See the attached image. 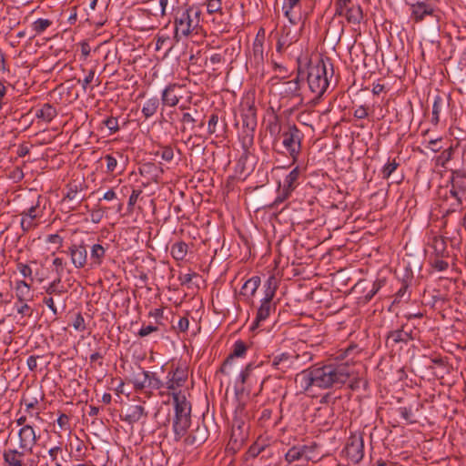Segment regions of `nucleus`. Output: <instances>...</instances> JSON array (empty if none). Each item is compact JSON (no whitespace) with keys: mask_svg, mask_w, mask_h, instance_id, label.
<instances>
[{"mask_svg":"<svg viewBox=\"0 0 466 466\" xmlns=\"http://www.w3.org/2000/svg\"><path fill=\"white\" fill-rule=\"evenodd\" d=\"M191 424V417L174 418L173 419V431L175 440L180 441L182 437L187 434V431Z\"/></svg>","mask_w":466,"mask_h":466,"instance_id":"393cba45","label":"nucleus"},{"mask_svg":"<svg viewBox=\"0 0 466 466\" xmlns=\"http://www.w3.org/2000/svg\"><path fill=\"white\" fill-rule=\"evenodd\" d=\"M400 166V163L396 161V159H392L391 161L389 160V162L383 167L381 170L382 177L385 179L390 178V177L392 175V173L397 169V167Z\"/></svg>","mask_w":466,"mask_h":466,"instance_id":"603ef678","label":"nucleus"},{"mask_svg":"<svg viewBox=\"0 0 466 466\" xmlns=\"http://www.w3.org/2000/svg\"><path fill=\"white\" fill-rule=\"evenodd\" d=\"M172 396L175 410L174 418L191 417V403L186 396L181 394V391L173 392Z\"/></svg>","mask_w":466,"mask_h":466,"instance_id":"a211bd4d","label":"nucleus"},{"mask_svg":"<svg viewBox=\"0 0 466 466\" xmlns=\"http://www.w3.org/2000/svg\"><path fill=\"white\" fill-rule=\"evenodd\" d=\"M333 75L334 68L330 58H319L315 62H309L307 80L310 91L316 94V97H321L327 91Z\"/></svg>","mask_w":466,"mask_h":466,"instance_id":"7ed1b4c3","label":"nucleus"},{"mask_svg":"<svg viewBox=\"0 0 466 466\" xmlns=\"http://www.w3.org/2000/svg\"><path fill=\"white\" fill-rule=\"evenodd\" d=\"M253 56L257 63L263 61V41L256 38L253 43Z\"/></svg>","mask_w":466,"mask_h":466,"instance_id":"09e8293b","label":"nucleus"},{"mask_svg":"<svg viewBox=\"0 0 466 466\" xmlns=\"http://www.w3.org/2000/svg\"><path fill=\"white\" fill-rule=\"evenodd\" d=\"M449 183L451 187L450 195L456 199L457 205L461 207L466 195V170L454 169L451 170V176Z\"/></svg>","mask_w":466,"mask_h":466,"instance_id":"9d476101","label":"nucleus"},{"mask_svg":"<svg viewBox=\"0 0 466 466\" xmlns=\"http://www.w3.org/2000/svg\"><path fill=\"white\" fill-rule=\"evenodd\" d=\"M171 256L176 260H183L187 253V245L183 242H176L171 247Z\"/></svg>","mask_w":466,"mask_h":466,"instance_id":"ea45409f","label":"nucleus"},{"mask_svg":"<svg viewBox=\"0 0 466 466\" xmlns=\"http://www.w3.org/2000/svg\"><path fill=\"white\" fill-rule=\"evenodd\" d=\"M301 170L299 167H294L284 178L283 187L281 191H279L278 197L275 198L271 207H277L280 203L284 202L295 188L299 186V178Z\"/></svg>","mask_w":466,"mask_h":466,"instance_id":"9b49d317","label":"nucleus"},{"mask_svg":"<svg viewBox=\"0 0 466 466\" xmlns=\"http://www.w3.org/2000/svg\"><path fill=\"white\" fill-rule=\"evenodd\" d=\"M218 126V116L217 113H213L208 122V133L209 135L216 134Z\"/></svg>","mask_w":466,"mask_h":466,"instance_id":"bf43d9fd","label":"nucleus"},{"mask_svg":"<svg viewBox=\"0 0 466 466\" xmlns=\"http://www.w3.org/2000/svg\"><path fill=\"white\" fill-rule=\"evenodd\" d=\"M431 247L437 258H444L447 256V243L444 238L441 236L433 237Z\"/></svg>","mask_w":466,"mask_h":466,"instance_id":"4c0bfd02","label":"nucleus"},{"mask_svg":"<svg viewBox=\"0 0 466 466\" xmlns=\"http://www.w3.org/2000/svg\"><path fill=\"white\" fill-rule=\"evenodd\" d=\"M159 104V99L157 97L148 98L145 102L141 110L143 116L146 119L153 116L157 113Z\"/></svg>","mask_w":466,"mask_h":466,"instance_id":"c9c22d12","label":"nucleus"},{"mask_svg":"<svg viewBox=\"0 0 466 466\" xmlns=\"http://www.w3.org/2000/svg\"><path fill=\"white\" fill-rule=\"evenodd\" d=\"M201 15V9L196 5H187L185 9H178L174 18V37L178 41L180 36H187L194 31L198 33Z\"/></svg>","mask_w":466,"mask_h":466,"instance_id":"20e7f679","label":"nucleus"},{"mask_svg":"<svg viewBox=\"0 0 466 466\" xmlns=\"http://www.w3.org/2000/svg\"><path fill=\"white\" fill-rule=\"evenodd\" d=\"M103 124L109 130V135L115 134L119 130L118 119L114 116H109L103 120Z\"/></svg>","mask_w":466,"mask_h":466,"instance_id":"4d7b16f0","label":"nucleus"},{"mask_svg":"<svg viewBox=\"0 0 466 466\" xmlns=\"http://www.w3.org/2000/svg\"><path fill=\"white\" fill-rule=\"evenodd\" d=\"M411 277H408L406 279H403L401 282V286L399 290L395 294L394 303H400L401 301H408L410 297V292L409 291L410 283L411 280Z\"/></svg>","mask_w":466,"mask_h":466,"instance_id":"e433bc0d","label":"nucleus"},{"mask_svg":"<svg viewBox=\"0 0 466 466\" xmlns=\"http://www.w3.org/2000/svg\"><path fill=\"white\" fill-rule=\"evenodd\" d=\"M262 363L258 365H254V363H248L245 369L240 372L239 374V380L242 384H245L248 382V379L250 378L252 371L256 369L261 366Z\"/></svg>","mask_w":466,"mask_h":466,"instance_id":"8fccbe9b","label":"nucleus"},{"mask_svg":"<svg viewBox=\"0 0 466 466\" xmlns=\"http://www.w3.org/2000/svg\"><path fill=\"white\" fill-rule=\"evenodd\" d=\"M106 161V171L108 173H114L117 167V159L113 155H106L104 157Z\"/></svg>","mask_w":466,"mask_h":466,"instance_id":"680f3d73","label":"nucleus"},{"mask_svg":"<svg viewBox=\"0 0 466 466\" xmlns=\"http://www.w3.org/2000/svg\"><path fill=\"white\" fill-rule=\"evenodd\" d=\"M178 87L177 84H169L162 91L161 102L166 106H175L178 104L179 99L175 93L176 88Z\"/></svg>","mask_w":466,"mask_h":466,"instance_id":"a878e982","label":"nucleus"},{"mask_svg":"<svg viewBox=\"0 0 466 466\" xmlns=\"http://www.w3.org/2000/svg\"><path fill=\"white\" fill-rule=\"evenodd\" d=\"M298 358L297 354L282 352L273 358L271 366L280 373H286L293 367Z\"/></svg>","mask_w":466,"mask_h":466,"instance_id":"dca6fc26","label":"nucleus"},{"mask_svg":"<svg viewBox=\"0 0 466 466\" xmlns=\"http://www.w3.org/2000/svg\"><path fill=\"white\" fill-rule=\"evenodd\" d=\"M205 5L207 6V12L208 15H223L222 0H206Z\"/></svg>","mask_w":466,"mask_h":466,"instance_id":"c03bdc74","label":"nucleus"},{"mask_svg":"<svg viewBox=\"0 0 466 466\" xmlns=\"http://www.w3.org/2000/svg\"><path fill=\"white\" fill-rule=\"evenodd\" d=\"M353 373L350 360L345 362H330L322 366H311L296 375L295 381L304 391L312 387L320 389L339 388Z\"/></svg>","mask_w":466,"mask_h":466,"instance_id":"f257e3e1","label":"nucleus"},{"mask_svg":"<svg viewBox=\"0 0 466 466\" xmlns=\"http://www.w3.org/2000/svg\"><path fill=\"white\" fill-rule=\"evenodd\" d=\"M303 132L296 124L287 122L284 124V129L279 137L281 143L293 163H296L302 149Z\"/></svg>","mask_w":466,"mask_h":466,"instance_id":"423d86ee","label":"nucleus"},{"mask_svg":"<svg viewBox=\"0 0 466 466\" xmlns=\"http://www.w3.org/2000/svg\"><path fill=\"white\" fill-rule=\"evenodd\" d=\"M181 122L184 124H189L191 129L195 127L196 123H198V127L200 128L205 125L204 117H198V111L196 108L193 109V113H184L182 115Z\"/></svg>","mask_w":466,"mask_h":466,"instance_id":"f704fd0d","label":"nucleus"},{"mask_svg":"<svg viewBox=\"0 0 466 466\" xmlns=\"http://www.w3.org/2000/svg\"><path fill=\"white\" fill-rule=\"evenodd\" d=\"M208 435L209 432L208 427L204 422H202L201 424H198L197 427L190 431V433L185 438L184 442L187 445L198 447L208 440Z\"/></svg>","mask_w":466,"mask_h":466,"instance_id":"6ab92c4d","label":"nucleus"},{"mask_svg":"<svg viewBox=\"0 0 466 466\" xmlns=\"http://www.w3.org/2000/svg\"><path fill=\"white\" fill-rule=\"evenodd\" d=\"M265 451V446L258 444V442L253 443L248 450V455L251 458L258 457L262 451Z\"/></svg>","mask_w":466,"mask_h":466,"instance_id":"e2e57ef3","label":"nucleus"},{"mask_svg":"<svg viewBox=\"0 0 466 466\" xmlns=\"http://www.w3.org/2000/svg\"><path fill=\"white\" fill-rule=\"evenodd\" d=\"M358 351V346L356 344H351L347 347L345 350H341L337 357V360H344L346 358H350V360L354 359V354Z\"/></svg>","mask_w":466,"mask_h":466,"instance_id":"864d4df0","label":"nucleus"},{"mask_svg":"<svg viewBox=\"0 0 466 466\" xmlns=\"http://www.w3.org/2000/svg\"><path fill=\"white\" fill-rule=\"evenodd\" d=\"M302 0H284L282 9L284 10L285 16L289 21L296 25L300 19V15L295 14V9H300Z\"/></svg>","mask_w":466,"mask_h":466,"instance_id":"5701e85b","label":"nucleus"},{"mask_svg":"<svg viewBox=\"0 0 466 466\" xmlns=\"http://www.w3.org/2000/svg\"><path fill=\"white\" fill-rule=\"evenodd\" d=\"M40 436L36 434L33 426L24 425L17 434L18 448L9 447L3 451L5 466H37L38 461L28 459L25 461L26 454H32L33 449L37 443Z\"/></svg>","mask_w":466,"mask_h":466,"instance_id":"f03ea898","label":"nucleus"},{"mask_svg":"<svg viewBox=\"0 0 466 466\" xmlns=\"http://www.w3.org/2000/svg\"><path fill=\"white\" fill-rule=\"evenodd\" d=\"M300 446L305 462L320 460L322 455L319 452V445L318 443L310 442L309 444H302Z\"/></svg>","mask_w":466,"mask_h":466,"instance_id":"bb28decb","label":"nucleus"},{"mask_svg":"<svg viewBox=\"0 0 466 466\" xmlns=\"http://www.w3.org/2000/svg\"><path fill=\"white\" fill-rule=\"evenodd\" d=\"M289 35V32H285L278 39V43H277V46H276L277 52L281 53L285 46H289L291 44L298 41L297 35H294L290 39H288Z\"/></svg>","mask_w":466,"mask_h":466,"instance_id":"79ce46f5","label":"nucleus"},{"mask_svg":"<svg viewBox=\"0 0 466 466\" xmlns=\"http://www.w3.org/2000/svg\"><path fill=\"white\" fill-rule=\"evenodd\" d=\"M242 130L239 134V140L243 153L239 161H246L250 155V148L254 145V136L257 127V108L254 104H248L241 113Z\"/></svg>","mask_w":466,"mask_h":466,"instance_id":"39448f33","label":"nucleus"},{"mask_svg":"<svg viewBox=\"0 0 466 466\" xmlns=\"http://www.w3.org/2000/svg\"><path fill=\"white\" fill-rule=\"evenodd\" d=\"M285 460L289 464L293 462L305 463L300 444L289 448L285 454Z\"/></svg>","mask_w":466,"mask_h":466,"instance_id":"473e14b6","label":"nucleus"},{"mask_svg":"<svg viewBox=\"0 0 466 466\" xmlns=\"http://www.w3.org/2000/svg\"><path fill=\"white\" fill-rule=\"evenodd\" d=\"M70 257L72 265L77 268H84L87 265V248L84 241L73 243L67 251H62Z\"/></svg>","mask_w":466,"mask_h":466,"instance_id":"ddd939ff","label":"nucleus"},{"mask_svg":"<svg viewBox=\"0 0 466 466\" xmlns=\"http://www.w3.org/2000/svg\"><path fill=\"white\" fill-rule=\"evenodd\" d=\"M280 94L287 96H297L299 91V78L284 82L279 87Z\"/></svg>","mask_w":466,"mask_h":466,"instance_id":"72a5a7b5","label":"nucleus"},{"mask_svg":"<svg viewBox=\"0 0 466 466\" xmlns=\"http://www.w3.org/2000/svg\"><path fill=\"white\" fill-rule=\"evenodd\" d=\"M17 270L23 277L29 278L31 280H33L32 268L29 265L19 262L17 263Z\"/></svg>","mask_w":466,"mask_h":466,"instance_id":"69168bd1","label":"nucleus"},{"mask_svg":"<svg viewBox=\"0 0 466 466\" xmlns=\"http://www.w3.org/2000/svg\"><path fill=\"white\" fill-rule=\"evenodd\" d=\"M410 18L415 23L423 21L428 15L436 18L437 21L440 18L436 8L429 2L418 1L416 3L410 4Z\"/></svg>","mask_w":466,"mask_h":466,"instance_id":"f8f14e48","label":"nucleus"},{"mask_svg":"<svg viewBox=\"0 0 466 466\" xmlns=\"http://www.w3.org/2000/svg\"><path fill=\"white\" fill-rule=\"evenodd\" d=\"M73 327L75 329L80 330V331H83L86 329L85 319L81 313L76 314L75 320L73 322Z\"/></svg>","mask_w":466,"mask_h":466,"instance_id":"774afa93","label":"nucleus"},{"mask_svg":"<svg viewBox=\"0 0 466 466\" xmlns=\"http://www.w3.org/2000/svg\"><path fill=\"white\" fill-rule=\"evenodd\" d=\"M56 116V108L49 103L44 104L35 112V116L39 119H42L45 122H51Z\"/></svg>","mask_w":466,"mask_h":466,"instance_id":"c85d7f7f","label":"nucleus"},{"mask_svg":"<svg viewBox=\"0 0 466 466\" xmlns=\"http://www.w3.org/2000/svg\"><path fill=\"white\" fill-rule=\"evenodd\" d=\"M19 303H20V305H16L17 313L22 315V317H28V318L31 317L33 314V309L26 303V301L19 302Z\"/></svg>","mask_w":466,"mask_h":466,"instance_id":"052dcab7","label":"nucleus"},{"mask_svg":"<svg viewBox=\"0 0 466 466\" xmlns=\"http://www.w3.org/2000/svg\"><path fill=\"white\" fill-rule=\"evenodd\" d=\"M41 196L38 197L37 203L32 207H30L28 209L23 211L21 214L25 215L27 218H32L35 220L36 218H39L42 216V211L39 210V204H40Z\"/></svg>","mask_w":466,"mask_h":466,"instance_id":"3c124183","label":"nucleus"},{"mask_svg":"<svg viewBox=\"0 0 466 466\" xmlns=\"http://www.w3.org/2000/svg\"><path fill=\"white\" fill-rule=\"evenodd\" d=\"M248 414L244 403L239 402L235 410L230 441L242 443L248 435Z\"/></svg>","mask_w":466,"mask_h":466,"instance_id":"6e6552de","label":"nucleus"},{"mask_svg":"<svg viewBox=\"0 0 466 466\" xmlns=\"http://www.w3.org/2000/svg\"><path fill=\"white\" fill-rule=\"evenodd\" d=\"M347 456L354 462H360L364 456V442L362 437H352L346 446Z\"/></svg>","mask_w":466,"mask_h":466,"instance_id":"f3484780","label":"nucleus"},{"mask_svg":"<svg viewBox=\"0 0 466 466\" xmlns=\"http://www.w3.org/2000/svg\"><path fill=\"white\" fill-rule=\"evenodd\" d=\"M248 347L246 343L242 340H237L233 345L232 352L227 357V359L222 363L219 372L228 374L227 369L230 366L235 358L243 357L247 352Z\"/></svg>","mask_w":466,"mask_h":466,"instance_id":"412c9836","label":"nucleus"},{"mask_svg":"<svg viewBox=\"0 0 466 466\" xmlns=\"http://www.w3.org/2000/svg\"><path fill=\"white\" fill-rule=\"evenodd\" d=\"M335 16H343L353 25H360L364 18L360 5L352 0H335Z\"/></svg>","mask_w":466,"mask_h":466,"instance_id":"1a4fd4ad","label":"nucleus"},{"mask_svg":"<svg viewBox=\"0 0 466 466\" xmlns=\"http://www.w3.org/2000/svg\"><path fill=\"white\" fill-rule=\"evenodd\" d=\"M277 291V282L275 277H269L264 283V297L260 300V305L257 310V315L252 323L251 329L258 328L260 322L266 320L272 311L276 309V303L273 302Z\"/></svg>","mask_w":466,"mask_h":466,"instance_id":"0eeeda50","label":"nucleus"},{"mask_svg":"<svg viewBox=\"0 0 466 466\" xmlns=\"http://www.w3.org/2000/svg\"><path fill=\"white\" fill-rule=\"evenodd\" d=\"M267 128L271 136L278 135L279 137L283 132L284 125L280 123L279 116L276 115L272 120H269Z\"/></svg>","mask_w":466,"mask_h":466,"instance_id":"a19ab883","label":"nucleus"},{"mask_svg":"<svg viewBox=\"0 0 466 466\" xmlns=\"http://www.w3.org/2000/svg\"><path fill=\"white\" fill-rule=\"evenodd\" d=\"M15 296L18 302L28 301L32 299L30 286L24 280L16 282Z\"/></svg>","mask_w":466,"mask_h":466,"instance_id":"7c9ffc66","label":"nucleus"},{"mask_svg":"<svg viewBox=\"0 0 466 466\" xmlns=\"http://www.w3.org/2000/svg\"><path fill=\"white\" fill-rule=\"evenodd\" d=\"M450 106V96H436L432 105V116L431 122L437 126L441 120V114L446 112Z\"/></svg>","mask_w":466,"mask_h":466,"instance_id":"aec40b11","label":"nucleus"},{"mask_svg":"<svg viewBox=\"0 0 466 466\" xmlns=\"http://www.w3.org/2000/svg\"><path fill=\"white\" fill-rule=\"evenodd\" d=\"M106 249L101 244H94L90 248V268L100 267L106 258Z\"/></svg>","mask_w":466,"mask_h":466,"instance_id":"b1692460","label":"nucleus"},{"mask_svg":"<svg viewBox=\"0 0 466 466\" xmlns=\"http://www.w3.org/2000/svg\"><path fill=\"white\" fill-rule=\"evenodd\" d=\"M34 220L30 218L25 217V215L21 214V228L24 232L29 231L34 226Z\"/></svg>","mask_w":466,"mask_h":466,"instance_id":"338daca9","label":"nucleus"},{"mask_svg":"<svg viewBox=\"0 0 466 466\" xmlns=\"http://www.w3.org/2000/svg\"><path fill=\"white\" fill-rule=\"evenodd\" d=\"M156 156H160L164 161L170 162L174 158V149L170 145L160 146V149L156 152Z\"/></svg>","mask_w":466,"mask_h":466,"instance_id":"de8ad7c7","label":"nucleus"},{"mask_svg":"<svg viewBox=\"0 0 466 466\" xmlns=\"http://www.w3.org/2000/svg\"><path fill=\"white\" fill-rule=\"evenodd\" d=\"M407 325H402L400 329L389 331L386 336V345L394 347L399 343L407 344L413 340L412 329H407Z\"/></svg>","mask_w":466,"mask_h":466,"instance_id":"2eb2a0df","label":"nucleus"},{"mask_svg":"<svg viewBox=\"0 0 466 466\" xmlns=\"http://www.w3.org/2000/svg\"><path fill=\"white\" fill-rule=\"evenodd\" d=\"M147 417V411H146L142 405H131L126 409V414L121 419L132 425L139 421L142 418Z\"/></svg>","mask_w":466,"mask_h":466,"instance_id":"4be33fe9","label":"nucleus"},{"mask_svg":"<svg viewBox=\"0 0 466 466\" xmlns=\"http://www.w3.org/2000/svg\"><path fill=\"white\" fill-rule=\"evenodd\" d=\"M147 387L155 390H161L166 387V382H163L159 378H157L156 373L149 372Z\"/></svg>","mask_w":466,"mask_h":466,"instance_id":"5fc2aeb1","label":"nucleus"},{"mask_svg":"<svg viewBox=\"0 0 466 466\" xmlns=\"http://www.w3.org/2000/svg\"><path fill=\"white\" fill-rule=\"evenodd\" d=\"M158 167L154 163H146L139 168L141 175H149L150 178L157 179L158 177Z\"/></svg>","mask_w":466,"mask_h":466,"instance_id":"a18cd8bd","label":"nucleus"},{"mask_svg":"<svg viewBox=\"0 0 466 466\" xmlns=\"http://www.w3.org/2000/svg\"><path fill=\"white\" fill-rule=\"evenodd\" d=\"M260 285V278L254 276L248 279L241 288L240 295L251 299Z\"/></svg>","mask_w":466,"mask_h":466,"instance_id":"cd10ccee","label":"nucleus"},{"mask_svg":"<svg viewBox=\"0 0 466 466\" xmlns=\"http://www.w3.org/2000/svg\"><path fill=\"white\" fill-rule=\"evenodd\" d=\"M177 4V0H158V7H155V10L159 12L161 17H164L167 13L174 12Z\"/></svg>","mask_w":466,"mask_h":466,"instance_id":"58836bf2","label":"nucleus"},{"mask_svg":"<svg viewBox=\"0 0 466 466\" xmlns=\"http://www.w3.org/2000/svg\"><path fill=\"white\" fill-rule=\"evenodd\" d=\"M81 184L77 185L76 183H70L64 200L68 199L69 201H74L76 205H79L85 199V196L81 194Z\"/></svg>","mask_w":466,"mask_h":466,"instance_id":"c756f323","label":"nucleus"},{"mask_svg":"<svg viewBox=\"0 0 466 466\" xmlns=\"http://www.w3.org/2000/svg\"><path fill=\"white\" fill-rule=\"evenodd\" d=\"M53 266L55 267V271L57 278L62 279L66 262L64 261L62 258H55L53 260Z\"/></svg>","mask_w":466,"mask_h":466,"instance_id":"13d9d810","label":"nucleus"},{"mask_svg":"<svg viewBox=\"0 0 466 466\" xmlns=\"http://www.w3.org/2000/svg\"><path fill=\"white\" fill-rule=\"evenodd\" d=\"M51 25V20L39 18L32 24V29L35 35H40L44 33Z\"/></svg>","mask_w":466,"mask_h":466,"instance_id":"49530a36","label":"nucleus"},{"mask_svg":"<svg viewBox=\"0 0 466 466\" xmlns=\"http://www.w3.org/2000/svg\"><path fill=\"white\" fill-rule=\"evenodd\" d=\"M143 379L135 378L133 380L134 388L136 391H140L147 387V379L149 378V371H142Z\"/></svg>","mask_w":466,"mask_h":466,"instance_id":"6e6d98bb","label":"nucleus"},{"mask_svg":"<svg viewBox=\"0 0 466 466\" xmlns=\"http://www.w3.org/2000/svg\"><path fill=\"white\" fill-rule=\"evenodd\" d=\"M187 380V370L186 367L177 366L175 370L169 371L167 376L166 388L176 390L185 385Z\"/></svg>","mask_w":466,"mask_h":466,"instance_id":"4468645a","label":"nucleus"},{"mask_svg":"<svg viewBox=\"0 0 466 466\" xmlns=\"http://www.w3.org/2000/svg\"><path fill=\"white\" fill-rule=\"evenodd\" d=\"M61 279H62L56 278L48 285V287L46 288V293L48 295V297L62 296L64 293H66V290L59 289Z\"/></svg>","mask_w":466,"mask_h":466,"instance_id":"37998d69","label":"nucleus"},{"mask_svg":"<svg viewBox=\"0 0 466 466\" xmlns=\"http://www.w3.org/2000/svg\"><path fill=\"white\" fill-rule=\"evenodd\" d=\"M56 422L61 430L70 431L69 417L66 414L61 413L57 418Z\"/></svg>","mask_w":466,"mask_h":466,"instance_id":"0e129e2a","label":"nucleus"},{"mask_svg":"<svg viewBox=\"0 0 466 466\" xmlns=\"http://www.w3.org/2000/svg\"><path fill=\"white\" fill-rule=\"evenodd\" d=\"M327 31L333 39L339 41L344 33V23L340 20H337L334 15L329 22Z\"/></svg>","mask_w":466,"mask_h":466,"instance_id":"2f4dec72","label":"nucleus"}]
</instances>
